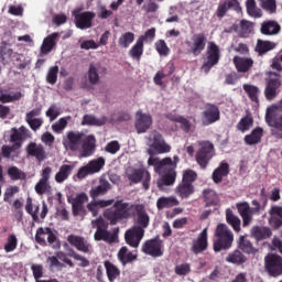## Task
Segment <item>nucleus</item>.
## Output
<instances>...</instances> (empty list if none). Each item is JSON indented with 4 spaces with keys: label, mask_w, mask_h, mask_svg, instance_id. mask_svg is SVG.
<instances>
[{
    "label": "nucleus",
    "mask_w": 282,
    "mask_h": 282,
    "mask_svg": "<svg viewBox=\"0 0 282 282\" xmlns=\"http://www.w3.org/2000/svg\"><path fill=\"white\" fill-rule=\"evenodd\" d=\"M93 226H96L97 230L94 235L95 241H106L107 243H113L116 241V236L111 234L105 226V220L102 218L93 220Z\"/></svg>",
    "instance_id": "nucleus-18"
},
{
    "label": "nucleus",
    "mask_w": 282,
    "mask_h": 282,
    "mask_svg": "<svg viewBox=\"0 0 282 282\" xmlns=\"http://www.w3.org/2000/svg\"><path fill=\"white\" fill-rule=\"evenodd\" d=\"M153 126V117L149 113L138 110L135 113L134 128L137 133H147L149 129Z\"/></svg>",
    "instance_id": "nucleus-20"
},
{
    "label": "nucleus",
    "mask_w": 282,
    "mask_h": 282,
    "mask_svg": "<svg viewBox=\"0 0 282 282\" xmlns=\"http://www.w3.org/2000/svg\"><path fill=\"white\" fill-rule=\"evenodd\" d=\"M67 242L73 248H76L78 252H83L84 254H91V252H94V247L83 236L72 234L67 237Z\"/></svg>",
    "instance_id": "nucleus-17"
},
{
    "label": "nucleus",
    "mask_w": 282,
    "mask_h": 282,
    "mask_svg": "<svg viewBox=\"0 0 282 282\" xmlns=\"http://www.w3.org/2000/svg\"><path fill=\"white\" fill-rule=\"evenodd\" d=\"M154 39H155V28H151L148 31H145V33L143 35L139 36L138 40L141 43H144V41L147 43H151V42H153Z\"/></svg>",
    "instance_id": "nucleus-64"
},
{
    "label": "nucleus",
    "mask_w": 282,
    "mask_h": 282,
    "mask_svg": "<svg viewBox=\"0 0 282 282\" xmlns=\"http://www.w3.org/2000/svg\"><path fill=\"white\" fill-rule=\"evenodd\" d=\"M204 199L206 206H217V204H219V197H217V193L213 189L204 191Z\"/></svg>",
    "instance_id": "nucleus-53"
},
{
    "label": "nucleus",
    "mask_w": 282,
    "mask_h": 282,
    "mask_svg": "<svg viewBox=\"0 0 282 282\" xmlns=\"http://www.w3.org/2000/svg\"><path fill=\"white\" fill-rule=\"evenodd\" d=\"M52 188L50 186V182L47 181H42L40 178V181L36 183L35 185V193H37V195H45V193H47V189Z\"/></svg>",
    "instance_id": "nucleus-63"
},
{
    "label": "nucleus",
    "mask_w": 282,
    "mask_h": 282,
    "mask_svg": "<svg viewBox=\"0 0 282 282\" xmlns=\"http://www.w3.org/2000/svg\"><path fill=\"white\" fill-rule=\"evenodd\" d=\"M221 119V112L219 107L215 104H207L202 112V124L203 127H210L215 122H219Z\"/></svg>",
    "instance_id": "nucleus-15"
},
{
    "label": "nucleus",
    "mask_w": 282,
    "mask_h": 282,
    "mask_svg": "<svg viewBox=\"0 0 282 282\" xmlns=\"http://www.w3.org/2000/svg\"><path fill=\"white\" fill-rule=\"evenodd\" d=\"M7 173L12 182H18V180H25V177H28V174L18 166H10Z\"/></svg>",
    "instance_id": "nucleus-51"
},
{
    "label": "nucleus",
    "mask_w": 282,
    "mask_h": 282,
    "mask_svg": "<svg viewBox=\"0 0 282 282\" xmlns=\"http://www.w3.org/2000/svg\"><path fill=\"white\" fill-rule=\"evenodd\" d=\"M89 202V196L85 193L78 194L72 202L73 215L74 217L85 216L87 215V208H85V204Z\"/></svg>",
    "instance_id": "nucleus-23"
},
{
    "label": "nucleus",
    "mask_w": 282,
    "mask_h": 282,
    "mask_svg": "<svg viewBox=\"0 0 282 282\" xmlns=\"http://www.w3.org/2000/svg\"><path fill=\"white\" fill-rule=\"evenodd\" d=\"M134 41L135 34L133 32H126L119 37L118 44L120 47H124V50H127V47H129V45H131V43Z\"/></svg>",
    "instance_id": "nucleus-52"
},
{
    "label": "nucleus",
    "mask_w": 282,
    "mask_h": 282,
    "mask_svg": "<svg viewBox=\"0 0 282 282\" xmlns=\"http://www.w3.org/2000/svg\"><path fill=\"white\" fill-rule=\"evenodd\" d=\"M68 257H72L75 261H80L79 268H89V260L85 258V256H80V253L76 252L74 249H69Z\"/></svg>",
    "instance_id": "nucleus-58"
},
{
    "label": "nucleus",
    "mask_w": 282,
    "mask_h": 282,
    "mask_svg": "<svg viewBox=\"0 0 282 282\" xmlns=\"http://www.w3.org/2000/svg\"><path fill=\"white\" fill-rule=\"evenodd\" d=\"M260 33L263 36H276L281 34V24L276 20H265L260 24Z\"/></svg>",
    "instance_id": "nucleus-25"
},
{
    "label": "nucleus",
    "mask_w": 282,
    "mask_h": 282,
    "mask_svg": "<svg viewBox=\"0 0 282 282\" xmlns=\"http://www.w3.org/2000/svg\"><path fill=\"white\" fill-rule=\"evenodd\" d=\"M105 167V158L100 156L88 162L87 165L82 166L77 172L78 180H85L87 175L100 173Z\"/></svg>",
    "instance_id": "nucleus-14"
},
{
    "label": "nucleus",
    "mask_w": 282,
    "mask_h": 282,
    "mask_svg": "<svg viewBox=\"0 0 282 282\" xmlns=\"http://www.w3.org/2000/svg\"><path fill=\"white\" fill-rule=\"evenodd\" d=\"M206 56L207 59L204 62L202 69L205 74H209L210 69H213L215 65H218L221 59V50L219 48V45L215 42H209L207 45Z\"/></svg>",
    "instance_id": "nucleus-9"
},
{
    "label": "nucleus",
    "mask_w": 282,
    "mask_h": 282,
    "mask_svg": "<svg viewBox=\"0 0 282 282\" xmlns=\"http://www.w3.org/2000/svg\"><path fill=\"white\" fill-rule=\"evenodd\" d=\"M88 80L90 85H98V82L100 80V76L98 75V69L94 64H90L89 66Z\"/></svg>",
    "instance_id": "nucleus-61"
},
{
    "label": "nucleus",
    "mask_w": 282,
    "mask_h": 282,
    "mask_svg": "<svg viewBox=\"0 0 282 282\" xmlns=\"http://www.w3.org/2000/svg\"><path fill=\"white\" fill-rule=\"evenodd\" d=\"M251 237H253L256 241L270 239V237H272V229H270V227L254 226L251 228Z\"/></svg>",
    "instance_id": "nucleus-32"
},
{
    "label": "nucleus",
    "mask_w": 282,
    "mask_h": 282,
    "mask_svg": "<svg viewBox=\"0 0 282 282\" xmlns=\"http://www.w3.org/2000/svg\"><path fill=\"white\" fill-rule=\"evenodd\" d=\"M137 221L133 227L141 228V230H147L149 228V224L151 218L142 204H131L127 203L122 199L116 200L112 207L107 208L104 212V217L109 221L110 226H116L123 221V219H131V217H135Z\"/></svg>",
    "instance_id": "nucleus-1"
},
{
    "label": "nucleus",
    "mask_w": 282,
    "mask_h": 282,
    "mask_svg": "<svg viewBox=\"0 0 282 282\" xmlns=\"http://www.w3.org/2000/svg\"><path fill=\"white\" fill-rule=\"evenodd\" d=\"M261 138H263V128L257 127L250 134L245 135V143L248 147H254V144L261 143Z\"/></svg>",
    "instance_id": "nucleus-34"
},
{
    "label": "nucleus",
    "mask_w": 282,
    "mask_h": 282,
    "mask_svg": "<svg viewBox=\"0 0 282 282\" xmlns=\"http://www.w3.org/2000/svg\"><path fill=\"white\" fill-rule=\"evenodd\" d=\"M73 17H75V25L78 30H89L93 28V21L96 19V13L93 11L78 12L74 11Z\"/></svg>",
    "instance_id": "nucleus-19"
},
{
    "label": "nucleus",
    "mask_w": 282,
    "mask_h": 282,
    "mask_svg": "<svg viewBox=\"0 0 282 282\" xmlns=\"http://www.w3.org/2000/svg\"><path fill=\"white\" fill-rule=\"evenodd\" d=\"M148 154L150 158L153 155H163L164 153H171V144L166 143L164 135L158 130H153L148 138Z\"/></svg>",
    "instance_id": "nucleus-5"
},
{
    "label": "nucleus",
    "mask_w": 282,
    "mask_h": 282,
    "mask_svg": "<svg viewBox=\"0 0 282 282\" xmlns=\"http://www.w3.org/2000/svg\"><path fill=\"white\" fill-rule=\"evenodd\" d=\"M117 257L122 265H127V263H133V261L138 260V254L129 251V248L127 247H121Z\"/></svg>",
    "instance_id": "nucleus-38"
},
{
    "label": "nucleus",
    "mask_w": 282,
    "mask_h": 282,
    "mask_svg": "<svg viewBox=\"0 0 282 282\" xmlns=\"http://www.w3.org/2000/svg\"><path fill=\"white\" fill-rule=\"evenodd\" d=\"M173 206H180V200L175 196H161L156 200L158 210H164V208H173Z\"/></svg>",
    "instance_id": "nucleus-36"
},
{
    "label": "nucleus",
    "mask_w": 282,
    "mask_h": 282,
    "mask_svg": "<svg viewBox=\"0 0 282 282\" xmlns=\"http://www.w3.org/2000/svg\"><path fill=\"white\" fill-rule=\"evenodd\" d=\"M215 155V145L210 141H205L196 152V162L200 169L205 170Z\"/></svg>",
    "instance_id": "nucleus-11"
},
{
    "label": "nucleus",
    "mask_w": 282,
    "mask_h": 282,
    "mask_svg": "<svg viewBox=\"0 0 282 282\" xmlns=\"http://www.w3.org/2000/svg\"><path fill=\"white\" fill-rule=\"evenodd\" d=\"M112 204H116L113 199L96 200L89 203L87 209L93 214V217H98V206H100V208H107V206H112Z\"/></svg>",
    "instance_id": "nucleus-40"
},
{
    "label": "nucleus",
    "mask_w": 282,
    "mask_h": 282,
    "mask_svg": "<svg viewBox=\"0 0 282 282\" xmlns=\"http://www.w3.org/2000/svg\"><path fill=\"white\" fill-rule=\"evenodd\" d=\"M62 144L66 151H80L82 158H89L96 151V137L94 134L86 135L80 131H67L63 137Z\"/></svg>",
    "instance_id": "nucleus-2"
},
{
    "label": "nucleus",
    "mask_w": 282,
    "mask_h": 282,
    "mask_svg": "<svg viewBox=\"0 0 282 282\" xmlns=\"http://www.w3.org/2000/svg\"><path fill=\"white\" fill-rule=\"evenodd\" d=\"M232 63L239 74H248L254 67V59L251 57L235 56Z\"/></svg>",
    "instance_id": "nucleus-26"
},
{
    "label": "nucleus",
    "mask_w": 282,
    "mask_h": 282,
    "mask_svg": "<svg viewBox=\"0 0 282 282\" xmlns=\"http://www.w3.org/2000/svg\"><path fill=\"white\" fill-rule=\"evenodd\" d=\"M252 22L248 21V20H241L240 21V32L239 35L241 36V39H248V36H250V34L252 33Z\"/></svg>",
    "instance_id": "nucleus-54"
},
{
    "label": "nucleus",
    "mask_w": 282,
    "mask_h": 282,
    "mask_svg": "<svg viewBox=\"0 0 282 282\" xmlns=\"http://www.w3.org/2000/svg\"><path fill=\"white\" fill-rule=\"evenodd\" d=\"M282 76L281 73L270 72L269 79L267 80V85L264 88V97L268 100H274L276 96H279V89L282 86Z\"/></svg>",
    "instance_id": "nucleus-10"
},
{
    "label": "nucleus",
    "mask_w": 282,
    "mask_h": 282,
    "mask_svg": "<svg viewBox=\"0 0 282 282\" xmlns=\"http://www.w3.org/2000/svg\"><path fill=\"white\" fill-rule=\"evenodd\" d=\"M226 261L227 263H234V265H243L248 258L240 250H235L226 257Z\"/></svg>",
    "instance_id": "nucleus-41"
},
{
    "label": "nucleus",
    "mask_w": 282,
    "mask_h": 282,
    "mask_svg": "<svg viewBox=\"0 0 282 282\" xmlns=\"http://www.w3.org/2000/svg\"><path fill=\"white\" fill-rule=\"evenodd\" d=\"M155 50L160 56H169V54H171V48H169V45H166L164 40H159L155 42Z\"/></svg>",
    "instance_id": "nucleus-60"
},
{
    "label": "nucleus",
    "mask_w": 282,
    "mask_h": 282,
    "mask_svg": "<svg viewBox=\"0 0 282 282\" xmlns=\"http://www.w3.org/2000/svg\"><path fill=\"white\" fill-rule=\"evenodd\" d=\"M260 2V7L269 14H275L276 12V0H258Z\"/></svg>",
    "instance_id": "nucleus-56"
},
{
    "label": "nucleus",
    "mask_w": 282,
    "mask_h": 282,
    "mask_svg": "<svg viewBox=\"0 0 282 282\" xmlns=\"http://www.w3.org/2000/svg\"><path fill=\"white\" fill-rule=\"evenodd\" d=\"M19 246V239L14 234H11L7 238V242L4 243V251L6 252H14L17 247Z\"/></svg>",
    "instance_id": "nucleus-55"
},
{
    "label": "nucleus",
    "mask_w": 282,
    "mask_h": 282,
    "mask_svg": "<svg viewBox=\"0 0 282 282\" xmlns=\"http://www.w3.org/2000/svg\"><path fill=\"white\" fill-rule=\"evenodd\" d=\"M142 239H144V230L140 227H131L124 234V241L130 248H140Z\"/></svg>",
    "instance_id": "nucleus-21"
},
{
    "label": "nucleus",
    "mask_w": 282,
    "mask_h": 282,
    "mask_svg": "<svg viewBox=\"0 0 282 282\" xmlns=\"http://www.w3.org/2000/svg\"><path fill=\"white\" fill-rule=\"evenodd\" d=\"M67 120H72V117H63L57 122L52 124V130L54 133H63L65 131V128L67 127Z\"/></svg>",
    "instance_id": "nucleus-57"
},
{
    "label": "nucleus",
    "mask_w": 282,
    "mask_h": 282,
    "mask_svg": "<svg viewBox=\"0 0 282 282\" xmlns=\"http://www.w3.org/2000/svg\"><path fill=\"white\" fill-rule=\"evenodd\" d=\"M207 41L206 33H196L192 36V42H186V45L194 56H199V54L206 50Z\"/></svg>",
    "instance_id": "nucleus-22"
},
{
    "label": "nucleus",
    "mask_w": 282,
    "mask_h": 282,
    "mask_svg": "<svg viewBox=\"0 0 282 282\" xmlns=\"http://www.w3.org/2000/svg\"><path fill=\"white\" fill-rule=\"evenodd\" d=\"M235 6H237V0H224V2H220L217 8V17L219 19H224V17H226V12H228L230 8H235Z\"/></svg>",
    "instance_id": "nucleus-49"
},
{
    "label": "nucleus",
    "mask_w": 282,
    "mask_h": 282,
    "mask_svg": "<svg viewBox=\"0 0 282 282\" xmlns=\"http://www.w3.org/2000/svg\"><path fill=\"white\" fill-rule=\"evenodd\" d=\"M208 249V228L203 229L198 238L193 241L192 251L199 254Z\"/></svg>",
    "instance_id": "nucleus-27"
},
{
    "label": "nucleus",
    "mask_w": 282,
    "mask_h": 282,
    "mask_svg": "<svg viewBox=\"0 0 282 282\" xmlns=\"http://www.w3.org/2000/svg\"><path fill=\"white\" fill-rule=\"evenodd\" d=\"M251 204L254 206L253 208H250V204H248V202L236 204L237 210L242 218L243 228L250 226V223L252 221V215H259L261 212V203H259V200L253 199Z\"/></svg>",
    "instance_id": "nucleus-7"
},
{
    "label": "nucleus",
    "mask_w": 282,
    "mask_h": 282,
    "mask_svg": "<svg viewBox=\"0 0 282 282\" xmlns=\"http://www.w3.org/2000/svg\"><path fill=\"white\" fill-rule=\"evenodd\" d=\"M21 149V143H15L13 145H2L1 151H2V158H6L7 160H10V156L14 151Z\"/></svg>",
    "instance_id": "nucleus-62"
},
{
    "label": "nucleus",
    "mask_w": 282,
    "mask_h": 282,
    "mask_svg": "<svg viewBox=\"0 0 282 282\" xmlns=\"http://www.w3.org/2000/svg\"><path fill=\"white\" fill-rule=\"evenodd\" d=\"M276 48V43L272 41H265V40H257L256 44V52L259 54V56H263L268 54V52H272V50Z\"/></svg>",
    "instance_id": "nucleus-35"
},
{
    "label": "nucleus",
    "mask_w": 282,
    "mask_h": 282,
    "mask_svg": "<svg viewBox=\"0 0 282 282\" xmlns=\"http://www.w3.org/2000/svg\"><path fill=\"white\" fill-rule=\"evenodd\" d=\"M177 162H180V156H174V160L171 156H166L162 160L160 158L150 156L148 160V166H154L155 173L163 175L162 180L158 182V186L162 188L163 186H172L175 184L177 177Z\"/></svg>",
    "instance_id": "nucleus-3"
},
{
    "label": "nucleus",
    "mask_w": 282,
    "mask_h": 282,
    "mask_svg": "<svg viewBox=\"0 0 282 282\" xmlns=\"http://www.w3.org/2000/svg\"><path fill=\"white\" fill-rule=\"evenodd\" d=\"M230 173V164L226 161H221L219 166L214 170L212 174V178L214 184H221L224 182V177H228Z\"/></svg>",
    "instance_id": "nucleus-29"
},
{
    "label": "nucleus",
    "mask_w": 282,
    "mask_h": 282,
    "mask_svg": "<svg viewBox=\"0 0 282 282\" xmlns=\"http://www.w3.org/2000/svg\"><path fill=\"white\" fill-rule=\"evenodd\" d=\"M238 248L239 250L245 252V254H257V252L259 251L257 250V248H254L252 242L243 236H240L239 238Z\"/></svg>",
    "instance_id": "nucleus-42"
},
{
    "label": "nucleus",
    "mask_w": 282,
    "mask_h": 282,
    "mask_svg": "<svg viewBox=\"0 0 282 282\" xmlns=\"http://www.w3.org/2000/svg\"><path fill=\"white\" fill-rule=\"evenodd\" d=\"M111 191V183L107 181L105 177L99 178V185L96 187H93L89 192V195L93 199H96L97 197H100L102 195H107Z\"/></svg>",
    "instance_id": "nucleus-30"
},
{
    "label": "nucleus",
    "mask_w": 282,
    "mask_h": 282,
    "mask_svg": "<svg viewBox=\"0 0 282 282\" xmlns=\"http://www.w3.org/2000/svg\"><path fill=\"white\" fill-rule=\"evenodd\" d=\"M61 39V33H52L51 35L46 36L41 46L42 54H50L54 47H56V42Z\"/></svg>",
    "instance_id": "nucleus-33"
},
{
    "label": "nucleus",
    "mask_w": 282,
    "mask_h": 282,
    "mask_svg": "<svg viewBox=\"0 0 282 282\" xmlns=\"http://www.w3.org/2000/svg\"><path fill=\"white\" fill-rule=\"evenodd\" d=\"M142 54H144V43L137 40L135 44L129 51V56L133 58V61H140Z\"/></svg>",
    "instance_id": "nucleus-50"
},
{
    "label": "nucleus",
    "mask_w": 282,
    "mask_h": 282,
    "mask_svg": "<svg viewBox=\"0 0 282 282\" xmlns=\"http://www.w3.org/2000/svg\"><path fill=\"white\" fill-rule=\"evenodd\" d=\"M226 221L236 232L241 230V219L232 213V209H226Z\"/></svg>",
    "instance_id": "nucleus-45"
},
{
    "label": "nucleus",
    "mask_w": 282,
    "mask_h": 282,
    "mask_svg": "<svg viewBox=\"0 0 282 282\" xmlns=\"http://www.w3.org/2000/svg\"><path fill=\"white\" fill-rule=\"evenodd\" d=\"M254 124V119L252 115H247L240 119L237 123L236 129L241 131V133H246V131H250V128Z\"/></svg>",
    "instance_id": "nucleus-47"
},
{
    "label": "nucleus",
    "mask_w": 282,
    "mask_h": 282,
    "mask_svg": "<svg viewBox=\"0 0 282 282\" xmlns=\"http://www.w3.org/2000/svg\"><path fill=\"white\" fill-rule=\"evenodd\" d=\"M21 98H23V94L21 91L8 94L3 89L0 90V102H2V105H8L10 102H17Z\"/></svg>",
    "instance_id": "nucleus-44"
},
{
    "label": "nucleus",
    "mask_w": 282,
    "mask_h": 282,
    "mask_svg": "<svg viewBox=\"0 0 282 282\" xmlns=\"http://www.w3.org/2000/svg\"><path fill=\"white\" fill-rule=\"evenodd\" d=\"M264 270L269 276H282V257L276 253H268L264 257Z\"/></svg>",
    "instance_id": "nucleus-12"
},
{
    "label": "nucleus",
    "mask_w": 282,
    "mask_h": 282,
    "mask_svg": "<svg viewBox=\"0 0 282 282\" xmlns=\"http://www.w3.org/2000/svg\"><path fill=\"white\" fill-rule=\"evenodd\" d=\"M58 80V66H52L48 68V72L46 74V83L48 85H56Z\"/></svg>",
    "instance_id": "nucleus-59"
},
{
    "label": "nucleus",
    "mask_w": 282,
    "mask_h": 282,
    "mask_svg": "<svg viewBox=\"0 0 282 282\" xmlns=\"http://www.w3.org/2000/svg\"><path fill=\"white\" fill-rule=\"evenodd\" d=\"M41 235H48L47 241H45V237H41ZM35 241L40 246H47V242H48L50 246H53L54 250H58L61 248V242L58 241L56 234L54 231H52V228H50V227L37 228L36 234H35Z\"/></svg>",
    "instance_id": "nucleus-13"
},
{
    "label": "nucleus",
    "mask_w": 282,
    "mask_h": 282,
    "mask_svg": "<svg viewBox=\"0 0 282 282\" xmlns=\"http://www.w3.org/2000/svg\"><path fill=\"white\" fill-rule=\"evenodd\" d=\"M216 239L214 240V252H221V250H230L235 235L226 224H219L215 231Z\"/></svg>",
    "instance_id": "nucleus-4"
},
{
    "label": "nucleus",
    "mask_w": 282,
    "mask_h": 282,
    "mask_svg": "<svg viewBox=\"0 0 282 282\" xmlns=\"http://www.w3.org/2000/svg\"><path fill=\"white\" fill-rule=\"evenodd\" d=\"M127 177L132 184H140V182H142L144 191L151 188V172L145 167H131L127 172Z\"/></svg>",
    "instance_id": "nucleus-8"
},
{
    "label": "nucleus",
    "mask_w": 282,
    "mask_h": 282,
    "mask_svg": "<svg viewBox=\"0 0 282 282\" xmlns=\"http://www.w3.org/2000/svg\"><path fill=\"white\" fill-rule=\"evenodd\" d=\"M26 153L29 158H35L37 162H45V160H47V153L45 152V147L36 142H30L26 145Z\"/></svg>",
    "instance_id": "nucleus-24"
},
{
    "label": "nucleus",
    "mask_w": 282,
    "mask_h": 282,
    "mask_svg": "<svg viewBox=\"0 0 282 282\" xmlns=\"http://www.w3.org/2000/svg\"><path fill=\"white\" fill-rule=\"evenodd\" d=\"M195 180H197V173L195 171H184L182 182L175 188L176 195L182 199H188L195 193V185H193Z\"/></svg>",
    "instance_id": "nucleus-6"
},
{
    "label": "nucleus",
    "mask_w": 282,
    "mask_h": 282,
    "mask_svg": "<svg viewBox=\"0 0 282 282\" xmlns=\"http://www.w3.org/2000/svg\"><path fill=\"white\" fill-rule=\"evenodd\" d=\"M269 224L275 230H279L282 226V207L281 206H272L270 212Z\"/></svg>",
    "instance_id": "nucleus-31"
},
{
    "label": "nucleus",
    "mask_w": 282,
    "mask_h": 282,
    "mask_svg": "<svg viewBox=\"0 0 282 282\" xmlns=\"http://www.w3.org/2000/svg\"><path fill=\"white\" fill-rule=\"evenodd\" d=\"M104 265L106 268V274H107L108 281L113 282L118 276H120V269H118V267L111 263V261L106 260L104 262Z\"/></svg>",
    "instance_id": "nucleus-46"
},
{
    "label": "nucleus",
    "mask_w": 282,
    "mask_h": 282,
    "mask_svg": "<svg viewBox=\"0 0 282 282\" xmlns=\"http://www.w3.org/2000/svg\"><path fill=\"white\" fill-rule=\"evenodd\" d=\"M26 138H30V130L24 126H21L19 129H11L10 142L13 144H20V149L23 147V140H26Z\"/></svg>",
    "instance_id": "nucleus-28"
},
{
    "label": "nucleus",
    "mask_w": 282,
    "mask_h": 282,
    "mask_svg": "<svg viewBox=\"0 0 282 282\" xmlns=\"http://www.w3.org/2000/svg\"><path fill=\"white\" fill-rule=\"evenodd\" d=\"M164 243L162 240L158 238H153L150 240H147L141 248V251L143 254H149V257H153L154 259H158V257H163L164 254Z\"/></svg>",
    "instance_id": "nucleus-16"
},
{
    "label": "nucleus",
    "mask_w": 282,
    "mask_h": 282,
    "mask_svg": "<svg viewBox=\"0 0 282 282\" xmlns=\"http://www.w3.org/2000/svg\"><path fill=\"white\" fill-rule=\"evenodd\" d=\"M73 171H74V165H67V164L62 165L58 172L55 174V182H57V184H63V182H65V180H67L69 175H72Z\"/></svg>",
    "instance_id": "nucleus-43"
},
{
    "label": "nucleus",
    "mask_w": 282,
    "mask_h": 282,
    "mask_svg": "<svg viewBox=\"0 0 282 282\" xmlns=\"http://www.w3.org/2000/svg\"><path fill=\"white\" fill-rule=\"evenodd\" d=\"M246 8L249 17H253V19H261L263 17V11H261V9L257 7V1L247 0Z\"/></svg>",
    "instance_id": "nucleus-48"
},
{
    "label": "nucleus",
    "mask_w": 282,
    "mask_h": 282,
    "mask_svg": "<svg viewBox=\"0 0 282 282\" xmlns=\"http://www.w3.org/2000/svg\"><path fill=\"white\" fill-rule=\"evenodd\" d=\"M107 124V117L96 118L94 115H84L82 126L85 127H105Z\"/></svg>",
    "instance_id": "nucleus-37"
},
{
    "label": "nucleus",
    "mask_w": 282,
    "mask_h": 282,
    "mask_svg": "<svg viewBox=\"0 0 282 282\" xmlns=\"http://www.w3.org/2000/svg\"><path fill=\"white\" fill-rule=\"evenodd\" d=\"M242 89L251 102L259 105V96L261 95V89H259V87L251 84H243Z\"/></svg>",
    "instance_id": "nucleus-39"
}]
</instances>
